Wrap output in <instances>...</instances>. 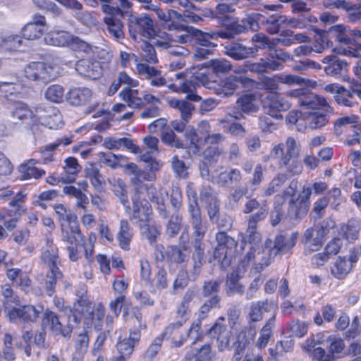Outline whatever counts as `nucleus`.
<instances>
[{"instance_id":"1","label":"nucleus","mask_w":361,"mask_h":361,"mask_svg":"<svg viewBox=\"0 0 361 361\" xmlns=\"http://www.w3.org/2000/svg\"><path fill=\"white\" fill-rule=\"evenodd\" d=\"M288 94L292 97L298 99V104L304 108L302 116L305 125L310 128H320L328 123L327 115L319 111L321 108L325 109L326 112L332 111L325 98L305 89L291 90Z\"/></svg>"},{"instance_id":"2","label":"nucleus","mask_w":361,"mask_h":361,"mask_svg":"<svg viewBox=\"0 0 361 361\" xmlns=\"http://www.w3.org/2000/svg\"><path fill=\"white\" fill-rule=\"evenodd\" d=\"M298 233H292L290 235L279 234L276 236L274 242V247L269 250L267 258L262 259L254 267L257 273L261 272L266 267H268L271 260L279 254L286 253L290 250L296 244L298 240Z\"/></svg>"},{"instance_id":"3","label":"nucleus","mask_w":361,"mask_h":361,"mask_svg":"<svg viewBox=\"0 0 361 361\" xmlns=\"http://www.w3.org/2000/svg\"><path fill=\"white\" fill-rule=\"evenodd\" d=\"M329 232V225L326 221L314 227L308 228L302 235V242L306 249L310 251L318 250L323 244L326 235Z\"/></svg>"},{"instance_id":"4","label":"nucleus","mask_w":361,"mask_h":361,"mask_svg":"<svg viewBox=\"0 0 361 361\" xmlns=\"http://www.w3.org/2000/svg\"><path fill=\"white\" fill-rule=\"evenodd\" d=\"M259 109L256 95L245 94L237 99L235 106L230 109L228 115L236 120H240L245 118V114L251 115L257 112Z\"/></svg>"},{"instance_id":"5","label":"nucleus","mask_w":361,"mask_h":361,"mask_svg":"<svg viewBox=\"0 0 361 361\" xmlns=\"http://www.w3.org/2000/svg\"><path fill=\"white\" fill-rule=\"evenodd\" d=\"M25 76L32 81L48 82L55 78L54 68L44 62H32L25 68Z\"/></svg>"},{"instance_id":"6","label":"nucleus","mask_w":361,"mask_h":361,"mask_svg":"<svg viewBox=\"0 0 361 361\" xmlns=\"http://www.w3.org/2000/svg\"><path fill=\"white\" fill-rule=\"evenodd\" d=\"M137 193L140 194L141 197H144V194L146 193L149 200L156 204L159 215L164 219L169 217V212L165 204V197L168 195L167 192L164 193L161 190H157L153 185L146 184L138 188Z\"/></svg>"},{"instance_id":"7","label":"nucleus","mask_w":361,"mask_h":361,"mask_svg":"<svg viewBox=\"0 0 361 361\" xmlns=\"http://www.w3.org/2000/svg\"><path fill=\"white\" fill-rule=\"evenodd\" d=\"M42 326L44 330L50 331L55 336L69 338L71 335V327L63 326L59 317L52 311L47 310L44 313Z\"/></svg>"},{"instance_id":"8","label":"nucleus","mask_w":361,"mask_h":361,"mask_svg":"<svg viewBox=\"0 0 361 361\" xmlns=\"http://www.w3.org/2000/svg\"><path fill=\"white\" fill-rule=\"evenodd\" d=\"M36 116L49 128H57L62 124L59 110L50 104H41L35 108Z\"/></svg>"},{"instance_id":"9","label":"nucleus","mask_w":361,"mask_h":361,"mask_svg":"<svg viewBox=\"0 0 361 361\" xmlns=\"http://www.w3.org/2000/svg\"><path fill=\"white\" fill-rule=\"evenodd\" d=\"M268 307L267 300L257 301L251 304L247 315L248 324L245 329L250 332L252 338L256 335V323L262 320L263 312L269 311Z\"/></svg>"},{"instance_id":"10","label":"nucleus","mask_w":361,"mask_h":361,"mask_svg":"<svg viewBox=\"0 0 361 361\" xmlns=\"http://www.w3.org/2000/svg\"><path fill=\"white\" fill-rule=\"evenodd\" d=\"M122 166V165H120ZM125 169V173L130 176V183L135 187V192H137V189L141 186H144V180L152 181L155 179V175L148 171H145L138 167L135 163H129L123 166Z\"/></svg>"},{"instance_id":"11","label":"nucleus","mask_w":361,"mask_h":361,"mask_svg":"<svg viewBox=\"0 0 361 361\" xmlns=\"http://www.w3.org/2000/svg\"><path fill=\"white\" fill-rule=\"evenodd\" d=\"M24 197V195L18 192L8 203L11 209L7 212V217H10V219L6 218L4 223V226L8 231L16 228L20 216L24 212V209L20 205V203L23 202Z\"/></svg>"},{"instance_id":"12","label":"nucleus","mask_w":361,"mask_h":361,"mask_svg":"<svg viewBox=\"0 0 361 361\" xmlns=\"http://www.w3.org/2000/svg\"><path fill=\"white\" fill-rule=\"evenodd\" d=\"M224 53L236 61H240L254 56L258 49L256 47H247L238 42H232L224 45Z\"/></svg>"},{"instance_id":"13","label":"nucleus","mask_w":361,"mask_h":361,"mask_svg":"<svg viewBox=\"0 0 361 361\" xmlns=\"http://www.w3.org/2000/svg\"><path fill=\"white\" fill-rule=\"evenodd\" d=\"M77 73L83 77L92 80L99 78L102 74V69L100 63L92 59L78 60L75 65Z\"/></svg>"},{"instance_id":"14","label":"nucleus","mask_w":361,"mask_h":361,"mask_svg":"<svg viewBox=\"0 0 361 361\" xmlns=\"http://www.w3.org/2000/svg\"><path fill=\"white\" fill-rule=\"evenodd\" d=\"M33 117L32 111L25 104H18L11 111L8 119V127L10 130L19 128L27 120Z\"/></svg>"},{"instance_id":"15","label":"nucleus","mask_w":361,"mask_h":361,"mask_svg":"<svg viewBox=\"0 0 361 361\" xmlns=\"http://www.w3.org/2000/svg\"><path fill=\"white\" fill-rule=\"evenodd\" d=\"M300 146L296 140L288 137L286 142L285 147L283 144L276 145L271 151L270 156L274 159L281 157H299Z\"/></svg>"},{"instance_id":"16","label":"nucleus","mask_w":361,"mask_h":361,"mask_svg":"<svg viewBox=\"0 0 361 361\" xmlns=\"http://www.w3.org/2000/svg\"><path fill=\"white\" fill-rule=\"evenodd\" d=\"M42 309H37L35 307L27 305L20 308L13 307L7 312V316L11 322L20 319L23 322H35L39 317Z\"/></svg>"},{"instance_id":"17","label":"nucleus","mask_w":361,"mask_h":361,"mask_svg":"<svg viewBox=\"0 0 361 361\" xmlns=\"http://www.w3.org/2000/svg\"><path fill=\"white\" fill-rule=\"evenodd\" d=\"M133 214L132 219H136L140 222L147 220L152 213L150 204L145 200V197H141L140 194L135 192L132 197Z\"/></svg>"},{"instance_id":"18","label":"nucleus","mask_w":361,"mask_h":361,"mask_svg":"<svg viewBox=\"0 0 361 361\" xmlns=\"http://www.w3.org/2000/svg\"><path fill=\"white\" fill-rule=\"evenodd\" d=\"M203 238H193L192 246L194 251L192 255V270L191 276L193 280H195L200 275L201 269L204 265V243Z\"/></svg>"},{"instance_id":"19","label":"nucleus","mask_w":361,"mask_h":361,"mask_svg":"<svg viewBox=\"0 0 361 361\" xmlns=\"http://www.w3.org/2000/svg\"><path fill=\"white\" fill-rule=\"evenodd\" d=\"M290 104L282 97L274 94L270 96L267 102H264L263 109L267 114L276 118H281L282 116L280 111H285L289 109Z\"/></svg>"},{"instance_id":"20","label":"nucleus","mask_w":361,"mask_h":361,"mask_svg":"<svg viewBox=\"0 0 361 361\" xmlns=\"http://www.w3.org/2000/svg\"><path fill=\"white\" fill-rule=\"evenodd\" d=\"M105 30L114 40L119 42L125 38L124 24L117 16H106L104 18Z\"/></svg>"},{"instance_id":"21","label":"nucleus","mask_w":361,"mask_h":361,"mask_svg":"<svg viewBox=\"0 0 361 361\" xmlns=\"http://www.w3.org/2000/svg\"><path fill=\"white\" fill-rule=\"evenodd\" d=\"M282 65L273 60L269 59H260L258 62L255 63H247L245 64L244 68L239 72L246 73L248 71L255 73H264L269 71L279 70Z\"/></svg>"},{"instance_id":"22","label":"nucleus","mask_w":361,"mask_h":361,"mask_svg":"<svg viewBox=\"0 0 361 361\" xmlns=\"http://www.w3.org/2000/svg\"><path fill=\"white\" fill-rule=\"evenodd\" d=\"M63 274L57 267H48L46 276L41 275L38 280L44 281V288L47 295L52 296L56 291V286L59 281L63 279Z\"/></svg>"},{"instance_id":"23","label":"nucleus","mask_w":361,"mask_h":361,"mask_svg":"<svg viewBox=\"0 0 361 361\" xmlns=\"http://www.w3.org/2000/svg\"><path fill=\"white\" fill-rule=\"evenodd\" d=\"M322 61L325 65L324 66V71L328 75L336 76L341 75L343 71L347 70V62L344 60H341L337 56H326Z\"/></svg>"},{"instance_id":"24","label":"nucleus","mask_w":361,"mask_h":361,"mask_svg":"<svg viewBox=\"0 0 361 361\" xmlns=\"http://www.w3.org/2000/svg\"><path fill=\"white\" fill-rule=\"evenodd\" d=\"M136 70L140 75L151 79L150 84L152 86L161 87L166 85V80L161 75V71L147 63H138Z\"/></svg>"},{"instance_id":"25","label":"nucleus","mask_w":361,"mask_h":361,"mask_svg":"<svg viewBox=\"0 0 361 361\" xmlns=\"http://www.w3.org/2000/svg\"><path fill=\"white\" fill-rule=\"evenodd\" d=\"M92 96V92L87 87H75L71 89L67 94L68 102L73 106H82L88 103Z\"/></svg>"},{"instance_id":"26","label":"nucleus","mask_w":361,"mask_h":361,"mask_svg":"<svg viewBox=\"0 0 361 361\" xmlns=\"http://www.w3.org/2000/svg\"><path fill=\"white\" fill-rule=\"evenodd\" d=\"M240 271L235 270L227 274L225 281V291L227 296L231 297L235 294L243 295L245 286L240 280L242 276Z\"/></svg>"},{"instance_id":"27","label":"nucleus","mask_w":361,"mask_h":361,"mask_svg":"<svg viewBox=\"0 0 361 361\" xmlns=\"http://www.w3.org/2000/svg\"><path fill=\"white\" fill-rule=\"evenodd\" d=\"M324 90L327 92L334 94L335 101L338 104L348 107H352L357 104L356 102L350 99L351 95L343 86L335 83L329 84L325 87Z\"/></svg>"},{"instance_id":"28","label":"nucleus","mask_w":361,"mask_h":361,"mask_svg":"<svg viewBox=\"0 0 361 361\" xmlns=\"http://www.w3.org/2000/svg\"><path fill=\"white\" fill-rule=\"evenodd\" d=\"M40 258L47 267H57L60 263L58 248L51 239L47 240L46 247L42 249Z\"/></svg>"},{"instance_id":"29","label":"nucleus","mask_w":361,"mask_h":361,"mask_svg":"<svg viewBox=\"0 0 361 361\" xmlns=\"http://www.w3.org/2000/svg\"><path fill=\"white\" fill-rule=\"evenodd\" d=\"M190 223L191 224L193 238H204L207 231V222L204 221L201 209L189 211Z\"/></svg>"},{"instance_id":"30","label":"nucleus","mask_w":361,"mask_h":361,"mask_svg":"<svg viewBox=\"0 0 361 361\" xmlns=\"http://www.w3.org/2000/svg\"><path fill=\"white\" fill-rule=\"evenodd\" d=\"M182 321H177L173 323L169 324L164 329V332L160 336L162 338H172L171 345L172 347L174 348H180L181 347L185 341H186V337L183 335L180 336L179 339L176 338V336L180 334L181 327L183 326Z\"/></svg>"},{"instance_id":"31","label":"nucleus","mask_w":361,"mask_h":361,"mask_svg":"<svg viewBox=\"0 0 361 361\" xmlns=\"http://www.w3.org/2000/svg\"><path fill=\"white\" fill-rule=\"evenodd\" d=\"M243 212L244 214H250L247 220H250L252 216H256V215H260V218L262 217V221H263L268 215L269 208L265 202L260 203L257 199L250 198L245 202Z\"/></svg>"},{"instance_id":"32","label":"nucleus","mask_w":361,"mask_h":361,"mask_svg":"<svg viewBox=\"0 0 361 361\" xmlns=\"http://www.w3.org/2000/svg\"><path fill=\"white\" fill-rule=\"evenodd\" d=\"M140 331L138 329L130 331L129 337L119 341L117 343L116 348L118 353L121 355H126L127 357L133 353L135 345L140 341Z\"/></svg>"},{"instance_id":"33","label":"nucleus","mask_w":361,"mask_h":361,"mask_svg":"<svg viewBox=\"0 0 361 361\" xmlns=\"http://www.w3.org/2000/svg\"><path fill=\"white\" fill-rule=\"evenodd\" d=\"M47 44L55 47H68L72 39V35L63 30H54L47 33L44 38Z\"/></svg>"},{"instance_id":"34","label":"nucleus","mask_w":361,"mask_h":361,"mask_svg":"<svg viewBox=\"0 0 361 361\" xmlns=\"http://www.w3.org/2000/svg\"><path fill=\"white\" fill-rule=\"evenodd\" d=\"M188 31L192 35V41L203 47L212 48L216 45L211 42V39H215L214 32L209 33L203 32L193 27H188Z\"/></svg>"},{"instance_id":"35","label":"nucleus","mask_w":361,"mask_h":361,"mask_svg":"<svg viewBox=\"0 0 361 361\" xmlns=\"http://www.w3.org/2000/svg\"><path fill=\"white\" fill-rule=\"evenodd\" d=\"M133 232L127 220L122 219L120 221L119 232L117 234V240L119 246L124 250H130V243L133 238Z\"/></svg>"},{"instance_id":"36","label":"nucleus","mask_w":361,"mask_h":361,"mask_svg":"<svg viewBox=\"0 0 361 361\" xmlns=\"http://www.w3.org/2000/svg\"><path fill=\"white\" fill-rule=\"evenodd\" d=\"M163 35H165V39H157L154 42L156 46L169 49V53L173 56H185L190 54L189 50L183 47L172 45L171 37L170 35L166 34V32H163Z\"/></svg>"},{"instance_id":"37","label":"nucleus","mask_w":361,"mask_h":361,"mask_svg":"<svg viewBox=\"0 0 361 361\" xmlns=\"http://www.w3.org/2000/svg\"><path fill=\"white\" fill-rule=\"evenodd\" d=\"M279 159V168L284 169L290 176H298L302 172L303 166L299 157H281Z\"/></svg>"},{"instance_id":"38","label":"nucleus","mask_w":361,"mask_h":361,"mask_svg":"<svg viewBox=\"0 0 361 361\" xmlns=\"http://www.w3.org/2000/svg\"><path fill=\"white\" fill-rule=\"evenodd\" d=\"M275 322L276 313L274 312L260 330L259 337L255 344L258 348L262 349L267 346L270 338L272 336V330L275 326Z\"/></svg>"},{"instance_id":"39","label":"nucleus","mask_w":361,"mask_h":361,"mask_svg":"<svg viewBox=\"0 0 361 361\" xmlns=\"http://www.w3.org/2000/svg\"><path fill=\"white\" fill-rule=\"evenodd\" d=\"M310 207L296 198H291L288 202V215L290 219L300 220L306 216Z\"/></svg>"},{"instance_id":"40","label":"nucleus","mask_w":361,"mask_h":361,"mask_svg":"<svg viewBox=\"0 0 361 361\" xmlns=\"http://www.w3.org/2000/svg\"><path fill=\"white\" fill-rule=\"evenodd\" d=\"M119 96L130 107L140 108L143 104L142 97L140 95L138 90L130 87L124 88L119 93Z\"/></svg>"},{"instance_id":"41","label":"nucleus","mask_w":361,"mask_h":361,"mask_svg":"<svg viewBox=\"0 0 361 361\" xmlns=\"http://www.w3.org/2000/svg\"><path fill=\"white\" fill-rule=\"evenodd\" d=\"M166 102L171 108L177 109L180 112L181 118H191L195 107L189 102L176 98H167Z\"/></svg>"},{"instance_id":"42","label":"nucleus","mask_w":361,"mask_h":361,"mask_svg":"<svg viewBox=\"0 0 361 361\" xmlns=\"http://www.w3.org/2000/svg\"><path fill=\"white\" fill-rule=\"evenodd\" d=\"M63 192L65 195L74 197L76 200V206L86 211V205L89 203V199L81 189H78L75 186L70 185L64 186Z\"/></svg>"},{"instance_id":"43","label":"nucleus","mask_w":361,"mask_h":361,"mask_svg":"<svg viewBox=\"0 0 361 361\" xmlns=\"http://www.w3.org/2000/svg\"><path fill=\"white\" fill-rule=\"evenodd\" d=\"M35 162L33 159H30L28 163L22 164L18 171L21 173V179H29L30 178H35L37 179L45 174V171L42 169H38L34 166Z\"/></svg>"},{"instance_id":"44","label":"nucleus","mask_w":361,"mask_h":361,"mask_svg":"<svg viewBox=\"0 0 361 361\" xmlns=\"http://www.w3.org/2000/svg\"><path fill=\"white\" fill-rule=\"evenodd\" d=\"M128 85L131 87L137 86V82L133 80L126 72H120L110 85L108 94L114 95L121 87V85Z\"/></svg>"},{"instance_id":"45","label":"nucleus","mask_w":361,"mask_h":361,"mask_svg":"<svg viewBox=\"0 0 361 361\" xmlns=\"http://www.w3.org/2000/svg\"><path fill=\"white\" fill-rule=\"evenodd\" d=\"M64 171L67 174L66 178H62V182L72 183L75 178V176L81 171L82 167L75 157H68L65 160Z\"/></svg>"},{"instance_id":"46","label":"nucleus","mask_w":361,"mask_h":361,"mask_svg":"<svg viewBox=\"0 0 361 361\" xmlns=\"http://www.w3.org/2000/svg\"><path fill=\"white\" fill-rule=\"evenodd\" d=\"M218 183L225 186L233 183H239L242 180V173L238 169H231L221 172L218 176Z\"/></svg>"},{"instance_id":"47","label":"nucleus","mask_w":361,"mask_h":361,"mask_svg":"<svg viewBox=\"0 0 361 361\" xmlns=\"http://www.w3.org/2000/svg\"><path fill=\"white\" fill-rule=\"evenodd\" d=\"M262 18H264L263 15L259 13L246 14L245 16L241 19L244 32H247L248 31H258L259 29V23L261 22Z\"/></svg>"},{"instance_id":"48","label":"nucleus","mask_w":361,"mask_h":361,"mask_svg":"<svg viewBox=\"0 0 361 361\" xmlns=\"http://www.w3.org/2000/svg\"><path fill=\"white\" fill-rule=\"evenodd\" d=\"M260 221H262L260 215H256V216H252L250 220H247V228L245 234L250 244L256 245L261 240L260 233L257 231V224Z\"/></svg>"},{"instance_id":"49","label":"nucleus","mask_w":361,"mask_h":361,"mask_svg":"<svg viewBox=\"0 0 361 361\" xmlns=\"http://www.w3.org/2000/svg\"><path fill=\"white\" fill-rule=\"evenodd\" d=\"M352 269V264L345 257H338L331 269V274L338 279H344Z\"/></svg>"},{"instance_id":"50","label":"nucleus","mask_w":361,"mask_h":361,"mask_svg":"<svg viewBox=\"0 0 361 361\" xmlns=\"http://www.w3.org/2000/svg\"><path fill=\"white\" fill-rule=\"evenodd\" d=\"M112 190L116 196H117L121 203L125 207L126 212L130 211V207L127 195V185L121 179H118L112 185Z\"/></svg>"},{"instance_id":"51","label":"nucleus","mask_w":361,"mask_h":361,"mask_svg":"<svg viewBox=\"0 0 361 361\" xmlns=\"http://www.w3.org/2000/svg\"><path fill=\"white\" fill-rule=\"evenodd\" d=\"M221 300L220 295L208 298L199 309L198 317L200 320H203L207 317L208 314L212 309H219L221 307Z\"/></svg>"},{"instance_id":"52","label":"nucleus","mask_w":361,"mask_h":361,"mask_svg":"<svg viewBox=\"0 0 361 361\" xmlns=\"http://www.w3.org/2000/svg\"><path fill=\"white\" fill-rule=\"evenodd\" d=\"M286 21L283 16L277 13L269 16L266 20H262L261 22L266 25L267 31L270 34L278 33L280 30V26Z\"/></svg>"},{"instance_id":"53","label":"nucleus","mask_w":361,"mask_h":361,"mask_svg":"<svg viewBox=\"0 0 361 361\" xmlns=\"http://www.w3.org/2000/svg\"><path fill=\"white\" fill-rule=\"evenodd\" d=\"M221 282L220 279L204 281L201 287L202 296L203 298H210L219 295Z\"/></svg>"},{"instance_id":"54","label":"nucleus","mask_w":361,"mask_h":361,"mask_svg":"<svg viewBox=\"0 0 361 361\" xmlns=\"http://www.w3.org/2000/svg\"><path fill=\"white\" fill-rule=\"evenodd\" d=\"M347 27L342 24L331 26L329 32L333 34V38L339 43L344 44H355V41L345 35Z\"/></svg>"},{"instance_id":"55","label":"nucleus","mask_w":361,"mask_h":361,"mask_svg":"<svg viewBox=\"0 0 361 361\" xmlns=\"http://www.w3.org/2000/svg\"><path fill=\"white\" fill-rule=\"evenodd\" d=\"M23 90V85L18 82V79L15 78L11 81L0 82V92L4 94L5 97L8 96L20 94Z\"/></svg>"},{"instance_id":"56","label":"nucleus","mask_w":361,"mask_h":361,"mask_svg":"<svg viewBox=\"0 0 361 361\" xmlns=\"http://www.w3.org/2000/svg\"><path fill=\"white\" fill-rule=\"evenodd\" d=\"M45 98L54 103H61L63 100L64 88L60 85H51L44 92Z\"/></svg>"},{"instance_id":"57","label":"nucleus","mask_w":361,"mask_h":361,"mask_svg":"<svg viewBox=\"0 0 361 361\" xmlns=\"http://www.w3.org/2000/svg\"><path fill=\"white\" fill-rule=\"evenodd\" d=\"M137 25L142 30V35L151 38L155 35L154 21L148 16H143L137 19Z\"/></svg>"},{"instance_id":"58","label":"nucleus","mask_w":361,"mask_h":361,"mask_svg":"<svg viewBox=\"0 0 361 361\" xmlns=\"http://www.w3.org/2000/svg\"><path fill=\"white\" fill-rule=\"evenodd\" d=\"M44 32L40 24L31 23L26 24L22 29L23 37L28 40H34L39 38Z\"/></svg>"},{"instance_id":"59","label":"nucleus","mask_w":361,"mask_h":361,"mask_svg":"<svg viewBox=\"0 0 361 361\" xmlns=\"http://www.w3.org/2000/svg\"><path fill=\"white\" fill-rule=\"evenodd\" d=\"M238 89L236 75H230L221 82V85L218 90L219 95L228 97L232 95Z\"/></svg>"},{"instance_id":"60","label":"nucleus","mask_w":361,"mask_h":361,"mask_svg":"<svg viewBox=\"0 0 361 361\" xmlns=\"http://www.w3.org/2000/svg\"><path fill=\"white\" fill-rule=\"evenodd\" d=\"M161 142L166 145L177 149L184 148V144L172 129H166L161 135Z\"/></svg>"},{"instance_id":"61","label":"nucleus","mask_w":361,"mask_h":361,"mask_svg":"<svg viewBox=\"0 0 361 361\" xmlns=\"http://www.w3.org/2000/svg\"><path fill=\"white\" fill-rule=\"evenodd\" d=\"M179 90L180 92L185 93L186 99L188 100L198 102L202 99L196 92V83L192 80H185L184 82L179 85Z\"/></svg>"},{"instance_id":"62","label":"nucleus","mask_w":361,"mask_h":361,"mask_svg":"<svg viewBox=\"0 0 361 361\" xmlns=\"http://www.w3.org/2000/svg\"><path fill=\"white\" fill-rule=\"evenodd\" d=\"M105 311L103 307H98L93 309L89 314V316L85 318V323L88 325H93L94 329H101L102 321L104 317Z\"/></svg>"},{"instance_id":"63","label":"nucleus","mask_w":361,"mask_h":361,"mask_svg":"<svg viewBox=\"0 0 361 361\" xmlns=\"http://www.w3.org/2000/svg\"><path fill=\"white\" fill-rule=\"evenodd\" d=\"M202 321V320H200V318L197 317V319L192 323L190 327L187 331L186 336H184L186 338H188L192 340V345L202 341L204 338V335L200 331Z\"/></svg>"},{"instance_id":"64","label":"nucleus","mask_w":361,"mask_h":361,"mask_svg":"<svg viewBox=\"0 0 361 361\" xmlns=\"http://www.w3.org/2000/svg\"><path fill=\"white\" fill-rule=\"evenodd\" d=\"M343 11L348 22L355 23L361 20V5L349 1Z\"/></svg>"}]
</instances>
